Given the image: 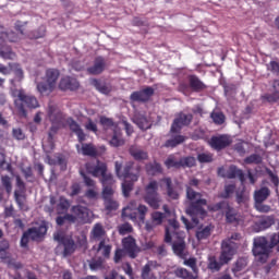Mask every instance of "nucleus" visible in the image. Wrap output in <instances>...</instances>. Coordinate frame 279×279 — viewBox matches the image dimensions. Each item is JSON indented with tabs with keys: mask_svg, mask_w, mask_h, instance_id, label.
Wrapping results in <instances>:
<instances>
[{
	"mask_svg": "<svg viewBox=\"0 0 279 279\" xmlns=\"http://www.w3.org/2000/svg\"><path fill=\"white\" fill-rule=\"evenodd\" d=\"M247 266V258L245 257H240L236 263L234 264L232 271L234 274H238L240 271H242L243 269H245Z\"/></svg>",
	"mask_w": 279,
	"mask_h": 279,
	"instance_id": "43",
	"label": "nucleus"
},
{
	"mask_svg": "<svg viewBox=\"0 0 279 279\" xmlns=\"http://www.w3.org/2000/svg\"><path fill=\"white\" fill-rule=\"evenodd\" d=\"M48 118L52 124H60L63 121L64 116L62 111H60L58 107H56V105H49Z\"/></svg>",
	"mask_w": 279,
	"mask_h": 279,
	"instance_id": "21",
	"label": "nucleus"
},
{
	"mask_svg": "<svg viewBox=\"0 0 279 279\" xmlns=\"http://www.w3.org/2000/svg\"><path fill=\"white\" fill-rule=\"evenodd\" d=\"M227 263L223 262H218L216 256H210L208 258V265L207 268L211 271V272H218L221 270L222 266L226 265Z\"/></svg>",
	"mask_w": 279,
	"mask_h": 279,
	"instance_id": "30",
	"label": "nucleus"
},
{
	"mask_svg": "<svg viewBox=\"0 0 279 279\" xmlns=\"http://www.w3.org/2000/svg\"><path fill=\"white\" fill-rule=\"evenodd\" d=\"M234 253H235V250L233 245L229 241H223L219 260L228 264L233 258Z\"/></svg>",
	"mask_w": 279,
	"mask_h": 279,
	"instance_id": "20",
	"label": "nucleus"
},
{
	"mask_svg": "<svg viewBox=\"0 0 279 279\" xmlns=\"http://www.w3.org/2000/svg\"><path fill=\"white\" fill-rule=\"evenodd\" d=\"M9 66L15 74V78L17 82H21L24 77L23 70L20 68L19 63H10Z\"/></svg>",
	"mask_w": 279,
	"mask_h": 279,
	"instance_id": "46",
	"label": "nucleus"
},
{
	"mask_svg": "<svg viewBox=\"0 0 279 279\" xmlns=\"http://www.w3.org/2000/svg\"><path fill=\"white\" fill-rule=\"evenodd\" d=\"M80 144H81V153L85 157L98 158V157H102L107 151L105 146L96 147L92 143L86 144L84 142Z\"/></svg>",
	"mask_w": 279,
	"mask_h": 279,
	"instance_id": "12",
	"label": "nucleus"
},
{
	"mask_svg": "<svg viewBox=\"0 0 279 279\" xmlns=\"http://www.w3.org/2000/svg\"><path fill=\"white\" fill-rule=\"evenodd\" d=\"M279 244V232L275 233L270 238V243L265 236H259L254 240L253 254L257 260L262 264L267 263L271 250ZM279 252V245H278Z\"/></svg>",
	"mask_w": 279,
	"mask_h": 279,
	"instance_id": "1",
	"label": "nucleus"
},
{
	"mask_svg": "<svg viewBox=\"0 0 279 279\" xmlns=\"http://www.w3.org/2000/svg\"><path fill=\"white\" fill-rule=\"evenodd\" d=\"M110 145L113 147H120L124 145V141L121 137V135H118L117 133H113V136L110 141Z\"/></svg>",
	"mask_w": 279,
	"mask_h": 279,
	"instance_id": "56",
	"label": "nucleus"
},
{
	"mask_svg": "<svg viewBox=\"0 0 279 279\" xmlns=\"http://www.w3.org/2000/svg\"><path fill=\"white\" fill-rule=\"evenodd\" d=\"M116 173L119 179H124L125 181L130 180L132 182H137L141 173V167L130 161L126 162L123 167L121 162L116 161ZM123 168V170H122Z\"/></svg>",
	"mask_w": 279,
	"mask_h": 279,
	"instance_id": "5",
	"label": "nucleus"
},
{
	"mask_svg": "<svg viewBox=\"0 0 279 279\" xmlns=\"http://www.w3.org/2000/svg\"><path fill=\"white\" fill-rule=\"evenodd\" d=\"M70 215L74 218V223H87L89 220V209L81 205L72 206Z\"/></svg>",
	"mask_w": 279,
	"mask_h": 279,
	"instance_id": "14",
	"label": "nucleus"
},
{
	"mask_svg": "<svg viewBox=\"0 0 279 279\" xmlns=\"http://www.w3.org/2000/svg\"><path fill=\"white\" fill-rule=\"evenodd\" d=\"M99 123L104 128V130H109L114 126L112 118H107L106 116H100Z\"/></svg>",
	"mask_w": 279,
	"mask_h": 279,
	"instance_id": "48",
	"label": "nucleus"
},
{
	"mask_svg": "<svg viewBox=\"0 0 279 279\" xmlns=\"http://www.w3.org/2000/svg\"><path fill=\"white\" fill-rule=\"evenodd\" d=\"M275 225V218L272 216L263 218L258 223H256L255 229L257 232L264 231Z\"/></svg>",
	"mask_w": 279,
	"mask_h": 279,
	"instance_id": "33",
	"label": "nucleus"
},
{
	"mask_svg": "<svg viewBox=\"0 0 279 279\" xmlns=\"http://www.w3.org/2000/svg\"><path fill=\"white\" fill-rule=\"evenodd\" d=\"M135 123L142 131H147L151 128V122L145 116H140L136 118Z\"/></svg>",
	"mask_w": 279,
	"mask_h": 279,
	"instance_id": "38",
	"label": "nucleus"
},
{
	"mask_svg": "<svg viewBox=\"0 0 279 279\" xmlns=\"http://www.w3.org/2000/svg\"><path fill=\"white\" fill-rule=\"evenodd\" d=\"M186 197L189 201H191V204L187 207L186 213L193 219L195 217L204 218L207 215L204 208L207 205V201L202 198V194L195 192L192 187H186Z\"/></svg>",
	"mask_w": 279,
	"mask_h": 279,
	"instance_id": "2",
	"label": "nucleus"
},
{
	"mask_svg": "<svg viewBox=\"0 0 279 279\" xmlns=\"http://www.w3.org/2000/svg\"><path fill=\"white\" fill-rule=\"evenodd\" d=\"M118 231L120 235H125L133 232V227L130 223H123L119 226Z\"/></svg>",
	"mask_w": 279,
	"mask_h": 279,
	"instance_id": "58",
	"label": "nucleus"
},
{
	"mask_svg": "<svg viewBox=\"0 0 279 279\" xmlns=\"http://www.w3.org/2000/svg\"><path fill=\"white\" fill-rule=\"evenodd\" d=\"M66 123L69 124L70 130L77 136L80 143L86 141V135L83 129H81L80 124H77L73 118H68Z\"/></svg>",
	"mask_w": 279,
	"mask_h": 279,
	"instance_id": "23",
	"label": "nucleus"
},
{
	"mask_svg": "<svg viewBox=\"0 0 279 279\" xmlns=\"http://www.w3.org/2000/svg\"><path fill=\"white\" fill-rule=\"evenodd\" d=\"M53 239L60 245H63V247H64L63 255L65 257L72 255L75 252V250H76L75 242L73 241V239L71 236L66 235L63 231H57L53 234Z\"/></svg>",
	"mask_w": 279,
	"mask_h": 279,
	"instance_id": "9",
	"label": "nucleus"
},
{
	"mask_svg": "<svg viewBox=\"0 0 279 279\" xmlns=\"http://www.w3.org/2000/svg\"><path fill=\"white\" fill-rule=\"evenodd\" d=\"M15 93H17V98H15L14 105L22 117H26L27 114L25 108L36 109L39 107V102L35 96L26 94L23 89H19V92Z\"/></svg>",
	"mask_w": 279,
	"mask_h": 279,
	"instance_id": "6",
	"label": "nucleus"
},
{
	"mask_svg": "<svg viewBox=\"0 0 279 279\" xmlns=\"http://www.w3.org/2000/svg\"><path fill=\"white\" fill-rule=\"evenodd\" d=\"M102 184V198L105 199H109L112 197L113 195V185H114V180L113 177H111V182H106V183H101Z\"/></svg>",
	"mask_w": 279,
	"mask_h": 279,
	"instance_id": "31",
	"label": "nucleus"
},
{
	"mask_svg": "<svg viewBox=\"0 0 279 279\" xmlns=\"http://www.w3.org/2000/svg\"><path fill=\"white\" fill-rule=\"evenodd\" d=\"M270 194L271 192L268 187H262L254 194L255 203H264L270 196Z\"/></svg>",
	"mask_w": 279,
	"mask_h": 279,
	"instance_id": "32",
	"label": "nucleus"
},
{
	"mask_svg": "<svg viewBox=\"0 0 279 279\" xmlns=\"http://www.w3.org/2000/svg\"><path fill=\"white\" fill-rule=\"evenodd\" d=\"M248 201V196L245 193V190L243 189L240 192H236V202L238 204H245Z\"/></svg>",
	"mask_w": 279,
	"mask_h": 279,
	"instance_id": "63",
	"label": "nucleus"
},
{
	"mask_svg": "<svg viewBox=\"0 0 279 279\" xmlns=\"http://www.w3.org/2000/svg\"><path fill=\"white\" fill-rule=\"evenodd\" d=\"M122 246L132 259L136 258L141 252V248L136 244V240L131 235L122 240Z\"/></svg>",
	"mask_w": 279,
	"mask_h": 279,
	"instance_id": "16",
	"label": "nucleus"
},
{
	"mask_svg": "<svg viewBox=\"0 0 279 279\" xmlns=\"http://www.w3.org/2000/svg\"><path fill=\"white\" fill-rule=\"evenodd\" d=\"M60 72L56 68H49L46 70L44 81L37 83V90L43 96H49L53 93L57 82L59 80Z\"/></svg>",
	"mask_w": 279,
	"mask_h": 279,
	"instance_id": "4",
	"label": "nucleus"
},
{
	"mask_svg": "<svg viewBox=\"0 0 279 279\" xmlns=\"http://www.w3.org/2000/svg\"><path fill=\"white\" fill-rule=\"evenodd\" d=\"M66 222L74 223V218L70 214H65L64 216H59L56 218V223L59 227L64 226Z\"/></svg>",
	"mask_w": 279,
	"mask_h": 279,
	"instance_id": "45",
	"label": "nucleus"
},
{
	"mask_svg": "<svg viewBox=\"0 0 279 279\" xmlns=\"http://www.w3.org/2000/svg\"><path fill=\"white\" fill-rule=\"evenodd\" d=\"M86 170L95 178H101L100 182L106 184L107 182H111L112 174L108 173V168L105 162L97 160L96 166H92L90 163L86 165Z\"/></svg>",
	"mask_w": 279,
	"mask_h": 279,
	"instance_id": "7",
	"label": "nucleus"
},
{
	"mask_svg": "<svg viewBox=\"0 0 279 279\" xmlns=\"http://www.w3.org/2000/svg\"><path fill=\"white\" fill-rule=\"evenodd\" d=\"M189 84L193 92L202 93L207 89V85L196 76V74L189 75Z\"/></svg>",
	"mask_w": 279,
	"mask_h": 279,
	"instance_id": "22",
	"label": "nucleus"
},
{
	"mask_svg": "<svg viewBox=\"0 0 279 279\" xmlns=\"http://www.w3.org/2000/svg\"><path fill=\"white\" fill-rule=\"evenodd\" d=\"M92 234H93V238L97 240L104 238L106 235V231L102 225L96 223L95 227L93 228Z\"/></svg>",
	"mask_w": 279,
	"mask_h": 279,
	"instance_id": "44",
	"label": "nucleus"
},
{
	"mask_svg": "<svg viewBox=\"0 0 279 279\" xmlns=\"http://www.w3.org/2000/svg\"><path fill=\"white\" fill-rule=\"evenodd\" d=\"M227 205H229V204L226 203V202H220V203H217V204H215V205L209 206L208 209H209L210 211H214V213L220 211V210H222V209H226V210H227Z\"/></svg>",
	"mask_w": 279,
	"mask_h": 279,
	"instance_id": "62",
	"label": "nucleus"
},
{
	"mask_svg": "<svg viewBox=\"0 0 279 279\" xmlns=\"http://www.w3.org/2000/svg\"><path fill=\"white\" fill-rule=\"evenodd\" d=\"M213 232V228L211 226H207L205 228H198V230L196 231V239L198 241H203L208 239L211 235Z\"/></svg>",
	"mask_w": 279,
	"mask_h": 279,
	"instance_id": "36",
	"label": "nucleus"
},
{
	"mask_svg": "<svg viewBox=\"0 0 279 279\" xmlns=\"http://www.w3.org/2000/svg\"><path fill=\"white\" fill-rule=\"evenodd\" d=\"M130 154L137 161L148 159V154L146 151H143L141 149H136L134 147L130 148Z\"/></svg>",
	"mask_w": 279,
	"mask_h": 279,
	"instance_id": "39",
	"label": "nucleus"
},
{
	"mask_svg": "<svg viewBox=\"0 0 279 279\" xmlns=\"http://www.w3.org/2000/svg\"><path fill=\"white\" fill-rule=\"evenodd\" d=\"M166 186V195L169 201H179L182 189L179 185H174L171 178H163L160 180Z\"/></svg>",
	"mask_w": 279,
	"mask_h": 279,
	"instance_id": "13",
	"label": "nucleus"
},
{
	"mask_svg": "<svg viewBox=\"0 0 279 279\" xmlns=\"http://www.w3.org/2000/svg\"><path fill=\"white\" fill-rule=\"evenodd\" d=\"M98 252H101L102 256L108 258L111 253V245H105V240H102L97 248Z\"/></svg>",
	"mask_w": 279,
	"mask_h": 279,
	"instance_id": "50",
	"label": "nucleus"
},
{
	"mask_svg": "<svg viewBox=\"0 0 279 279\" xmlns=\"http://www.w3.org/2000/svg\"><path fill=\"white\" fill-rule=\"evenodd\" d=\"M146 172L148 175H156V174H160L162 173V168H161V165L158 163V162H153V163H148L146 165Z\"/></svg>",
	"mask_w": 279,
	"mask_h": 279,
	"instance_id": "37",
	"label": "nucleus"
},
{
	"mask_svg": "<svg viewBox=\"0 0 279 279\" xmlns=\"http://www.w3.org/2000/svg\"><path fill=\"white\" fill-rule=\"evenodd\" d=\"M85 129L88 132H93L94 134H97V132H98V126H97L96 122H94L92 120V118H88L87 123L85 124Z\"/></svg>",
	"mask_w": 279,
	"mask_h": 279,
	"instance_id": "59",
	"label": "nucleus"
},
{
	"mask_svg": "<svg viewBox=\"0 0 279 279\" xmlns=\"http://www.w3.org/2000/svg\"><path fill=\"white\" fill-rule=\"evenodd\" d=\"M23 193H20L17 191H14V199L17 206L22 209L24 206L25 196L22 195Z\"/></svg>",
	"mask_w": 279,
	"mask_h": 279,
	"instance_id": "64",
	"label": "nucleus"
},
{
	"mask_svg": "<svg viewBox=\"0 0 279 279\" xmlns=\"http://www.w3.org/2000/svg\"><path fill=\"white\" fill-rule=\"evenodd\" d=\"M173 252L179 257L184 256V250H185V242L183 240H180L179 242H174L172 245Z\"/></svg>",
	"mask_w": 279,
	"mask_h": 279,
	"instance_id": "42",
	"label": "nucleus"
},
{
	"mask_svg": "<svg viewBox=\"0 0 279 279\" xmlns=\"http://www.w3.org/2000/svg\"><path fill=\"white\" fill-rule=\"evenodd\" d=\"M122 217L123 218H129L133 221H135L137 219V214L136 213H132V209L130 206L125 207L122 211Z\"/></svg>",
	"mask_w": 279,
	"mask_h": 279,
	"instance_id": "57",
	"label": "nucleus"
},
{
	"mask_svg": "<svg viewBox=\"0 0 279 279\" xmlns=\"http://www.w3.org/2000/svg\"><path fill=\"white\" fill-rule=\"evenodd\" d=\"M184 142H185L184 135H175L174 137H172V140H169V141L166 142L165 147L174 148V147H177L178 145H181Z\"/></svg>",
	"mask_w": 279,
	"mask_h": 279,
	"instance_id": "40",
	"label": "nucleus"
},
{
	"mask_svg": "<svg viewBox=\"0 0 279 279\" xmlns=\"http://www.w3.org/2000/svg\"><path fill=\"white\" fill-rule=\"evenodd\" d=\"M107 69V60L102 56H97L94 60V64L87 68L89 75H100Z\"/></svg>",
	"mask_w": 279,
	"mask_h": 279,
	"instance_id": "18",
	"label": "nucleus"
},
{
	"mask_svg": "<svg viewBox=\"0 0 279 279\" xmlns=\"http://www.w3.org/2000/svg\"><path fill=\"white\" fill-rule=\"evenodd\" d=\"M211 119L217 125H222L226 121V117L223 113H221V111L213 112Z\"/></svg>",
	"mask_w": 279,
	"mask_h": 279,
	"instance_id": "52",
	"label": "nucleus"
},
{
	"mask_svg": "<svg viewBox=\"0 0 279 279\" xmlns=\"http://www.w3.org/2000/svg\"><path fill=\"white\" fill-rule=\"evenodd\" d=\"M0 180H1V184L4 187L5 192L8 194H11V192H12L11 179L8 175H1Z\"/></svg>",
	"mask_w": 279,
	"mask_h": 279,
	"instance_id": "51",
	"label": "nucleus"
},
{
	"mask_svg": "<svg viewBox=\"0 0 279 279\" xmlns=\"http://www.w3.org/2000/svg\"><path fill=\"white\" fill-rule=\"evenodd\" d=\"M227 178L232 180L239 178L242 184L245 182V175L242 170L238 169L235 166L230 167Z\"/></svg>",
	"mask_w": 279,
	"mask_h": 279,
	"instance_id": "34",
	"label": "nucleus"
},
{
	"mask_svg": "<svg viewBox=\"0 0 279 279\" xmlns=\"http://www.w3.org/2000/svg\"><path fill=\"white\" fill-rule=\"evenodd\" d=\"M226 221L231 225H239L241 221L240 214L230 205H227L226 211Z\"/></svg>",
	"mask_w": 279,
	"mask_h": 279,
	"instance_id": "25",
	"label": "nucleus"
},
{
	"mask_svg": "<svg viewBox=\"0 0 279 279\" xmlns=\"http://www.w3.org/2000/svg\"><path fill=\"white\" fill-rule=\"evenodd\" d=\"M142 279H157L156 276L151 272L150 264H146L142 269Z\"/></svg>",
	"mask_w": 279,
	"mask_h": 279,
	"instance_id": "47",
	"label": "nucleus"
},
{
	"mask_svg": "<svg viewBox=\"0 0 279 279\" xmlns=\"http://www.w3.org/2000/svg\"><path fill=\"white\" fill-rule=\"evenodd\" d=\"M262 162L263 158L257 154H253L245 159V163L247 165H260Z\"/></svg>",
	"mask_w": 279,
	"mask_h": 279,
	"instance_id": "54",
	"label": "nucleus"
},
{
	"mask_svg": "<svg viewBox=\"0 0 279 279\" xmlns=\"http://www.w3.org/2000/svg\"><path fill=\"white\" fill-rule=\"evenodd\" d=\"M231 144H232V141L229 137V135H213L209 142V145L211 146V148L217 151H221L226 149Z\"/></svg>",
	"mask_w": 279,
	"mask_h": 279,
	"instance_id": "15",
	"label": "nucleus"
},
{
	"mask_svg": "<svg viewBox=\"0 0 279 279\" xmlns=\"http://www.w3.org/2000/svg\"><path fill=\"white\" fill-rule=\"evenodd\" d=\"M196 165L194 157H184L178 160L174 155H170L165 161L167 169H181V168H193Z\"/></svg>",
	"mask_w": 279,
	"mask_h": 279,
	"instance_id": "10",
	"label": "nucleus"
},
{
	"mask_svg": "<svg viewBox=\"0 0 279 279\" xmlns=\"http://www.w3.org/2000/svg\"><path fill=\"white\" fill-rule=\"evenodd\" d=\"M105 201V208L107 211L111 213L114 211L119 208V204L118 202L113 201L112 197L111 198H106Z\"/></svg>",
	"mask_w": 279,
	"mask_h": 279,
	"instance_id": "49",
	"label": "nucleus"
},
{
	"mask_svg": "<svg viewBox=\"0 0 279 279\" xmlns=\"http://www.w3.org/2000/svg\"><path fill=\"white\" fill-rule=\"evenodd\" d=\"M134 183L133 181H129V180H125L122 184V192H123V195L125 197H129L130 196V193L131 191L133 190V186H134Z\"/></svg>",
	"mask_w": 279,
	"mask_h": 279,
	"instance_id": "53",
	"label": "nucleus"
},
{
	"mask_svg": "<svg viewBox=\"0 0 279 279\" xmlns=\"http://www.w3.org/2000/svg\"><path fill=\"white\" fill-rule=\"evenodd\" d=\"M81 83L74 76H63L59 83V89L62 92H76L78 90Z\"/></svg>",
	"mask_w": 279,
	"mask_h": 279,
	"instance_id": "17",
	"label": "nucleus"
},
{
	"mask_svg": "<svg viewBox=\"0 0 279 279\" xmlns=\"http://www.w3.org/2000/svg\"><path fill=\"white\" fill-rule=\"evenodd\" d=\"M193 119V113H183V111H180V113H177L175 119L173 120L171 133L177 134L182 130V128L191 125Z\"/></svg>",
	"mask_w": 279,
	"mask_h": 279,
	"instance_id": "11",
	"label": "nucleus"
},
{
	"mask_svg": "<svg viewBox=\"0 0 279 279\" xmlns=\"http://www.w3.org/2000/svg\"><path fill=\"white\" fill-rule=\"evenodd\" d=\"M197 159L201 163H210L214 160V157L211 154H199L197 156Z\"/></svg>",
	"mask_w": 279,
	"mask_h": 279,
	"instance_id": "61",
	"label": "nucleus"
},
{
	"mask_svg": "<svg viewBox=\"0 0 279 279\" xmlns=\"http://www.w3.org/2000/svg\"><path fill=\"white\" fill-rule=\"evenodd\" d=\"M26 233L33 241H37L47 233V227L41 225L38 228H31Z\"/></svg>",
	"mask_w": 279,
	"mask_h": 279,
	"instance_id": "26",
	"label": "nucleus"
},
{
	"mask_svg": "<svg viewBox=\"0 0 279 279\" xmlns=\"http://www.w3.org/2000/svg\"><path fill=\"white\" fill-rule=\"evenodd\" d=\"M180 228L179 222L175 219H170L169 220V227L166 228V235H165V242L166 243H171L172 241V235L170 231L172 230L173 233Z\"/></svg>",
	"mask_w": 279,
	"mask_h": 279,
	"instance_id": "28",
	"label": "nucleus"
},
{
	"mask_svg": "<svg viewBox=\"0 0 279 279\" xmlns=\"http://www.w3.org/2000/svg\"><path fill=\"white\" fill-rule=\"evenodd\" d=\"M89 84L96 88L102 95L110 94L111 89L106 85V83H101L99 78H90Z\"/></svg>",
	"mask_w": 279,
	"mask_h": 279,
	"instance_id": "27",
	"label": "nucleus"
},
{
	"mask_svg": "<svg viewBox=\"0 0 279 279\" xmlns=\"http://www.w3.org/2000/svg\"><path fill=\"white\" fill-rule=\"evenodd\" d=\"M70 206H71V203L64 196H60L57 204L58 215H62L63 213H66Z\"/></svg>",
	"mask_w": 279,
	"mask_h": 279,
	"instance_id": "35",
	"label": "nucleus"
},
{
	"mask_svg": "<svg viewBox=\"0 0 279 279\" xmlns=\"http://www.w3.org/2000/svg\"><path fill=\"white\" fill-rule=\"evenodd\" d=\"M146 195L144 201L155 210L159 209L161 198L158 194L157 181H151L145 189Z\"/></svg>",
	"mask_w": 279,
	"mask_h": 279,
	"instance_id": "8",
	"label": "nucleus"
},
{
	"mask_svg": "<svg viewBox=\"0 0 279 279\" xmlns=\"http://www.w3.org/2000/svg\"><path fill=\"white\" fill-rule=\"evenodd\" d=\"M185 266L190 267L194 274L198 272V267H197V259L195 257H191L189 259H185L183 263Z\"/></svg>",
	"mask_w": 279,
	"mask_h": 279,
	"instance_id": "55",
	"label": "nucleus"
},
{
	"mask_svg": "<svg viewBox=\"0 0 279 279\" xmlns=\"http://www.w3.org/2000/svg\"><path fill=\"white\" fill-rule=\"evenodd\" d=\"M19 36L15 32L4 31V27L0 25V57L5 60H13L16 54L12 51L11 47L5 43H17Z\"/></svg>",
	"mask_w": 279,
	"mask_h": 279,
	"instance_id": "3",
	"label": "nucleus"
},
{
	"mask_svg": "<svg viewBox=\"0 0 279 279\" xmlns=\"http://www.w3.org/2000/svg\"><path fill=\"white\" fill-rule=\"evenodd\" d=\"M235 192H236L235 184H226L223 191L218 194V198L229 199L234 195Z\"/></svg>",
	"mask_w": 279,
	"mask_h": 279,
	"instance_id": "29",
	"label": "nucleus"
},
{
	"mask_svg": "<svg viewBox=\"0 0 279 279\" xmlns=\"http://www.w3.org/2000/svg\"><path fill=\"white\" fill-rule=\"evenodd\" d=\"M274 93L272 94H264L262 99L269 104H276L279 101V78H275L272 83Z\"/></svg>",
	"mask_w": 279,
	"mask_h": 279,
	"instance_id": "24",
	"label": "nucleus"
},
{
	"mask_svg": "<svg viewBox=\"0 0 279 279\" xmlns=\"http://www.w3.org/2000/svg\"><path fill=\"white\" fill-rule=\"evenodd\" d=\"M174 275L178 277V278H181V279H197V277H195L192 272H190L187 269L185 268H177L174 270Z\"/></svg>",
	"mask_w": 279,
	"mask_h": 279,
	"instance_id": "41",
	"label": "nucleus"
},
{
	"mask_svg": "<svg viewBox=\"0 0 279 279\" xmlns=\"http://www.w3.org/2000/svg\"><path fill=\"white\" fill-rule=\"evenodd\" d=\"M165 215L160 211H155L151 214V220L157 225L160 226L163 221Z\"/></svg>",
	"mask_w": 279,
	"mask_h": 279,
	"instance_id": "60",
	"label": "nucleus"
},
{
	"mask_svg": "<svg viewBox=\"0 0 279 279\" xmlns=\"http://www.w3.org/2000/svg\"><path fill=\"white\" fill-rule=\"evenodd\" d=\"M154 94L155 89L153 87H145V89H141L140 92H133L130 98L135 102H147Z\"/></svg>",
	"mask_w": 279,
	"mask_h": 279,
	"instance_id": "19",
	"label": "nucleus"
}]
</instances>
